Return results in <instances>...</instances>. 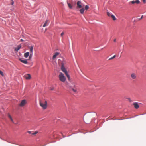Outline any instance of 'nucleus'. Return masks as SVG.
<instances>
[{
	"label": "nucleus",
	"mask_w": 146,
	"mask_h": 146,
	"mask_svg": "<svg viewBox=\"0 0 146 146\" xmlns=\"http://www.w3.org/2000/svg\"><path fill=\"white\" fill-rule=\"evenodd\" d=\"M116 57V55H114L113 57H111V58H110L109 60H111V59H112L113 58H114L115 57Z\"/></svg>",
	"instance_id": "obj_27"
},
{
	"label": "nucleus",
	"mask_w": 146,
	"mask_h": 146,
	"mask_svg": "<svg viewBox=\"0 0 146 146\" xmlns=\"http://www.w3.org/2000/svg\"><path fill=\"white\" fill-rule=\"evenodd\" d=\"M140 3V1L139 0H133L129 2V5H134L135 4H138Z\"/></svg>",
	"instance_id": "obj_3"
},
{
	"label": "nucleus",
	"mask_w": 146,
	"mask_h": 146,
	"mask_svg": "<svg viewBox=\"0 0 146 146\" xmlns=\"http://www.w3.org/2000/svg\"><path fill=\"white\" fill-rule=\"evenodd\" d=\"M59 80L61 82H64L66 80V78L62 72H60L58 76Z\"/></svg>",
	"instance_id": "obj_1"
},
{
	"label": "nucleus",
	"mask_w": 146,
	"mask_h": 146,
	"mask_svg": "<svg viewBox=\"0 0 146 146\" xmlns=\"http://www.w3.org/2000/svg\"><path fill=\"white\" fill-rule=\"evenodd\" d=\"M107 15L109 17H111V15H112V14H111V13H110V12H108L107 13Z\"/></svg>",
	"instance_id": "obj_22"
},
{
	"label": "nucleus",
	"mask_w": 146,
	"mask_h": 146,
	"mask_svg": "<svg viewBox=\"0 0 146 146\" xmlns=\"http://www.w3.org/2000/svg\"><path fill=\"white\" fill-rule=\"evenodd\" d=\"M53 89H54V88H51V89H50V90H53Z\"/></svg>",
	"instance_id": "obj_35"
},
{
	"label": "nucleus",
	"mask_w": 146,
	"mask_h": 146,
	"mask_svg": "<svg viewBox=\"0 0 146 146\" xmlns=\"http://www.w3.org/2000/svg\"><path fill=\"white\" fill-rule=\"evenodd\" d=\"M59 54V53L58 52H56L55 54L53 55V59H54L56 57V56Z\"/></svg>",
	"instance_id": "obj_13"
},
{
	"label": "nucleus",
	"mask_w": 146,
	"mask_h": 146,
	"mask_svg": "<svg viewBox=\"0 0 146 146\" xmlns=\"http://www.w3.org/2000/svg\"><path fill=\"white\" fill-rule=\"evenodd\" d=\"M8 117L10 119L11 121L13 123H14L13 120L11 116L10 115V114L9 113H8Z\"/></svg>",
	"instance_id": "obj_18"
},
{
	"label": "nucleus",
	"mask_w": 146,
	"mask_h": 146,
	"mask_svg": "<svg viewBox=\"0 0 146 146\" xmlns=\"http://www.w3.org/2000/svg\"><path fill=\"white\" fill-rule=\"evenodd\" d=\"M23 77L27 80L30 79L31 78V75L29 74H26Z\"/></svg>",
	"instance_id": "obj_7"
},
{
	"label": "nucleus",
	"mask_w": 146,
	"mask_h": 146,
	"mask_svg": "<svg viewBox=\"0 0 146 146\" xmlns=\"http://www.w3.org/2000/svg\"><path fill=\"white\" fill-rule=\"evenodd\" d=\"M19 60L21 62H22L24 64H27L28 63L26 60H23L22 59H21L20 58V59H19Z\"/></svg>",
	"instance_id": "obj_11"
},
{
	"label": "nucleus",
	"mask_w": 146,
	"mask_h": 146,
	"mask_svg": "<svg viewBox=\"0 0 146 146\" xmlns=\"http://www.w3.org/2000/svg\"><path fill=\"white\" fill-rule=\"evenodd\" d=\"M38 132L37 131H36L35 132L32 133V135H35L37 134L38 133Z\"/></svg>",
	"instance_id": "obj_23"
},
{
	"label": "nucleus",
	"mask_w": 146,
	"mask_h": 146,
	"mask_svg": "<svg viewBox=\"0 0 146 146\" xmlns=\"http://www.w3.org/2000/svg\"><path fill=\"white\" fill-rule=\"evenodd\" d=\"M143 15H142L141 16V17L139 19V20H141V19L143 18Z\"/></svg>",
	"instance_id": "obj_31"
},
{
	"label": "nucleus",
	"mask_w": 146,
	"mask_h": 146,
	"mask_svg": "<svg viewBox=\"0 0 146 146\" xmlns=\"http://www.w3.org/2000/svg\"><path fill=\"white\" fill-rule=\"evenodd\" d=\"M142 1L144 4L146 3V0H142Z\"/></svg>",
	"instance_id": "obj_30"
},
{
	"label": "nucleus",
	"mask_w": 146,
	"mask_h": 146,
	"mask_svg": "<svg viewBox=\"0 0 146 146\" xmlns=\"http://www.w3.org/2000/svg\"><path fill=\"white\" fill-rule=\"evenodd\" d=\"M131 76L132 79H136L137 78V76L134 73H132L131 75Z\"/></svg>",
	"instance_id": "obj_9"
},
{
	"label": "nucleus",
	"mask_w": 146,
	"mask_h": 146,
	"mask_svg": "<svg viewBox=\"0 0 146 146\" xmlns=\"http://www.w3.org/2000/svg\"><path fill=\"white\" fill-rule=\"evenodd\" d=\"M0 74L3 76H4L3 72L1 70H0Z\"/></svg>",
	"instance_id": "obj_26"
},
{
	"label": "nucleus",
	"mask_w": 146,
	"mask_h": 146,
	"mask_svg": "<svg viewBox=\"0 0 146 146\" xmlns=\"http://www.w3.org/2000/svg\"><path fill=\"white\" fill-rule=\"evenodd\" d=\"M64 33L63 32H62L61 34V36L62 37L64 35Z\"/></svg>",
	"instance_id": "obj_29"
},
{
	"label": "nucleus",
	"mask_w": 146,
	"mask_h": 146,
	"mask_svg": "<svg viewBox=\"0 0 146 146\" xmlns=\"http://www.w3.org/2000/svg\"><path fill=\"white\" fill-rule=\"evenodd\" d=\"M29 55V52H27L24 54V56L25 58H27Z\"/></svg>",
	"instance_id": "obj_15"
},
{
	"label": "nucleus",
	"mask_w": 146,
	"mask_h": 146,
	"mask_svg": "<svg viewBox=\"0 0 146 146\" xmlns=\"http://www.w3.org/2000/svg\"><path fill=\"white\" fill-rule=\"evenodd\" d=\"M61 70L65 74L68 73L67 71L64 66V64L63 63L61 64Z\"/></svg>",
	"instance_id": "obj_4"
},
{
	"label": "nucleus",
	"mask_w": 146,
	"mask_h": 146,
	"mask_svg": "<svg viewBox=\"0 0 146 146\" xmlns=\"http://www.w3.org/2000/svg\"><path fill=\"white\" fill-rule=\"evenodd\" d=\"M65 74L66 75V76H67V77L68 80L69 81H70V76L69 75H68V73H67Z\"/></svg>",
	"instance_id": "obj_21"
},
{
	"label": "nucleus",
	"mask_w": 146,
	"mask_h": 146,
	"mask_svg": "<svg viewBox=\"0 0 146 146\" xmlns=\"http://www.w3.org/2000/svg\"><path fill=\"white\" fill-rule=\"evenodd\" d=\"M67 3L68 4V6L69 8L70 9H72L73 6L70 3H69L68 1H67Z\"/></svg>",
	"instance_id": "obj_14"
},
{
	"label": "nucleus",
	"mask_w": 146,
	"mask_h": 146,
	"mask_svg": "<svg viewBox=\"0 0 146 146\" xmlns=\"http://www.w3.org/2000/svg\"><path fill=\"white\" fill-rule=\"evenodd\" d=\"M27 103V101L25 100H23L21 101L19 104V106L21 107L24 106Z\"/></svg>",
	"instance_id": "obj_5"
},
{
	"label": "nucleus",
	"mask_w": 146,
	"mask_h": 146,
	"mask_svg": "<svg viewBox=\"0 0 146 146\" xmlns=\"http://www.w3.org/2000/svg\"><path fill=\"white\" fill-rule=\"evenodd\" d=\"M116 39H114V42H116Z\"/></svg>",
	"instance_id": "obj_33"
},
{
	"label": "nucleus",
	"mask_w": 146,
	"mask_h": 146,
	"mask_svg": "<svg viewBox=\"0 0 146 146\" xmlns=\"http://www.w3.org/2000/svg\"><path fill=\"white\" fill-rule=\"evenodd\" d=\"M111 17L112 19L113 20H115L116 19V18L113 15H111Z\"/></svg>",
	"instance_id": "obj_20"
},
{
	"label": "nucleus",
	"mask_w": 146,
	"mask_h": 146,
	"mask_svg": "<svg viewBox=\"0 0 146 146\" xmlns=\"http://www.w3.org/2000/svg\"><path fill=\"white\" fill-rule=\"evenodd\" d=\"M32 55H33V54L31 53L30 54L29 57V59H30L32 57Z\"/></svg>",
	"instance_id": "obj_25"
},
{
	"label": "nucleus",
	"mask_w": 146,
	"mask_h": 146,
	"mask_svg": "<svg viewBox=\"0 0 146 146\" xmlns=\"http://www.w3.org/2000/svg\"><path fill=\"white\" fill-rule=\"evenodd\" d=\"M14 2L13 1V0H11V4L13 5V4H14Z\"/></svg>",
	"instance_id": "obj_28"
},
{
	"label": "nucleus",
	"mask_w": 146,
	"mask_h": 146,
	"mask_svg": "<svg viewBox=\"0 0 146 146\" xmlns=\"http://www.w3.org/2000/svg\"><path fill=\"white\" fill-rule=\"evenodd\" d=\"M82 3L81 1H78L76 3L77 8H81L82 7Z\"/></svg>",
	"instance_id": "obj_6"
},
{
	"label": "nucleus",
	"mask_w": 146,
	"mask_h": 146,
	"mask_svg": "<svg viewBox=\"0 0 146 146\" xmlns=\"http://www.w3.org/2000/svg\"><path fill=\"white\" fill-rule=\"evenodd\" d=\"M134 107L136 109H137L139 108V106L137 103H134L133 104Z\"/></svg>",
	"instance_id": "obj_12"
},
{
	"label": "nucleus",
	"mask_w": 146,
	"mask_h": 146,
	"mask_svg": "<svg viewBox=\"0 0 146 146\" xmlns=\"http://www.w3.org/2000/svg\"><path fill=\"white\" fill-rule=\"evenodd\" d=\"M74 88H71L72 89V91L74 92H76L77 91V90L76 88L75 87V86H74Z\"/></svg>",
	"instance_id": "obj_17"
},
{
	"label": "nucleus",
	"mask_w": 146,
	"mask_h": 146,
	"mask_svg": "<svg viewBox=\"0 0 146 146\" xmlns=\"http://www.w3.org/2000/svg\"><path fill=\"white\" fill-rule=\"evenodd\" d=\"M21 45H18L17 47L15 48V51L18 52V51L21 48Z\"/></svg>",
	"instance_id": "obj_10"
},
{
	"label": "nucleus",
	"mask_w": 146,
	"mask_h": 146,
	"mask_svg": "<svg viewBox=\"0 0 146 146\" xmlns=\"http://www.w3.org/2000/svg\"><path fill=\"white\" fill-rule=\"evenodd\" d=\"M81 8V9L80 10V12L81 14H83L84 12V8L82 7V8Z\"/></svg>",
	"instance_id": "obj_19"
},
{
	"label": "nucleus",
	"mask_w": 146,
	"mask_h": 146,
	"mask_svg": "<svg viewBox=\"0 0 146 146\" xmlns=\"http://www.w3.org/2000/svg\"><path fill=\"white\" fill-rule=\"evenodd\" d=\"M40 104L44 110L45 109L47 108V102L46 101H45L44 102H40Z\"/></svg>",
	"instance_id": "obj_2"
},
{
	"label": "nucleus",
	"mask_w": 146,
	"mask_h": 146,
	"mask_svg": "<svg viewBox=\"0 0 146 146\" xmlns=\"http://www.w3.org/2000/svg\"><path fill=\"white\" fill-rule=\"evenodd\" d=\"M21 40L22 42V41H23V39H21Z\"/></svg>",
	"instance_id": "obj_34"
},
{
	"label": "nucleus",
	"mask_w": 146,
	"mask_h": 146,
	"mask_svg": "<svg viewBox=\"0 0 146 146\" xmlns=\"http://www.w3.org/2000/svg\"><path fill=\"white\" fill-rule=\"evenodd\" d=\"M33 46H32L29 48L30 51L31 53L33 54Z\"/></svg>",
	"instance_id": "obj_16"
},
{
	"label": "nucleus",
	"mask_w": 146,
	"mask_h": 146,
	"mask_svg": "<svg viewBox=\"0 0 146 146\" xmlns=\"http://www.w3.org/2000/svg\"><path fill=\"white\" fill-rule=\"evenodd\" d=\"M27 132L29 134H30L31 133V131H28Z\"/></svg>",
	"instance_id": "obj_32"
},
{
	"label": "nucleus",
	"mask_w": 146,
	"mask_h": 146,
	"mask_svg": "<svg viewBox=\"0 0 146 146\" xmlns=\"http://www.w3.org/2000/svg\"><path fill=\"white\" fill-rule=\"evenodd\" d=\"M49 23V21L48 20H46L45 21V23L43 26V27H44L46 26H47L48 25Z\"/></svg>",
	"instance_id": "obj_8"
},
{
	"label": "nucleus",
	"mask_w": 146,
	"mask_h": 146,
	"mask_svg": "<svg viewBox=\"0 0 146 146\" xmlns=\"http://www.w3.org/2000/svg\"><path fill=\"white\" fill-rule=\"evenodd\" d=\"M85 9L86 10H87L89 8V7L88 5H86V6H85Z\"/></svg>",
	"instance_id": "obj_24"
}]
</instances>
